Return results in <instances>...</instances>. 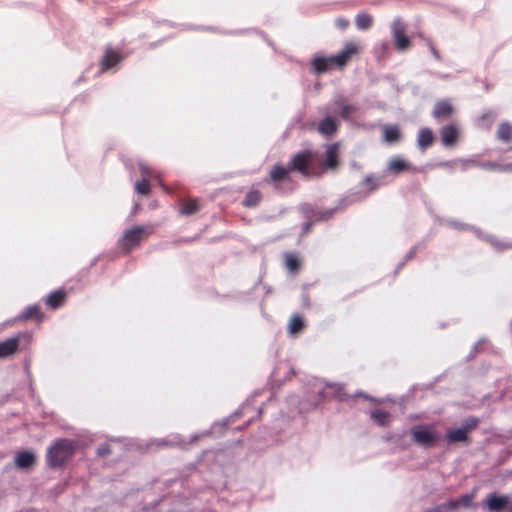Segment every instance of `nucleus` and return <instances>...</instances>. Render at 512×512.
<instances>
[{
	"instance_id": "36",
	"label": "nucleus",
	"mask_w": 512,
	"mask_h": 512,
	"mask_svg": "<svg viewBox=\"0 0 512 512\" xmlns=\"http://www.w3.org/2000/svg\"><path fill=\"white\" fill-rule=\"evenodd\" d=\"M444 507H445L446 509H451V510H452V509H457V508H459V506H458V500H457V499H455V500H450V501H448V502H446V503L444 504Z\"/></svg>"
},
{
	"instance_id": "39",
	"label": "nucleus",
	"mask_w": 512,
	"mask_h": 512,
	"mask_svg": "<svg viewBox=\"0 0 512 512\" xmlns=\"http://www.w3.org/2000/svg\"><path fill=\"white\" fill-rule=\"evenodd\" d=\"M509 151L511 152V155L507 157V159L511 160L510 162H507L506 164H512V146L509 148ZM509 172H512V169H508Z\"/></svg>"
},
{
	"instance_id": "22",
	"label": "nucleus",
	"mask_w": 512,
	"mask_h": 512,
	"mask_svg": "<svg viewBox=\"0 0 512 512\" xmlns=\"http://www.w3.org/2000/svg\"><path fill=\"white\" fill-rule=\"evenodd\" d=\"M402 138V133L397 125L385 126L383 128V139L389 144L399 142Z\"/></svg>"
},
{
	"instance_id": "1",
	"label": "nucleus",
	"mask_w": 512,
	"mask_h": 512,
	"mask_svg": "<svg viewBox=\"0 0 512 512\" xmlns=\"http://www.w3.org/2000/svg\"><path fill=\"white\" fill-rule=\"evenodd\" d=\"M362 51L360 44L347 41L343 49L336 55L330 57L314 56L311 60V67L314 73L323 74L332 69H344L348 63Z\"/></svg>"
},
{
	"instance_id": "20",
	"label": "nucleus",
	"mask_w": 512,
	"mask_h": 512,
	"mask_svg": "<svg viewBox=\"0 0 512 512\" xmlns=\"http://www.w3.org/2000/svg\"><path fill=\"white\" fill-rule=\"evenodd\" d=\"M36 463V456L29 451H21L17 453L15 458V464L20 469H27Z\"/></svg>"
},
{
	"instance_id": "27",
	"label": "nucleus",
	"mask_w": 512,
	"mask_h": 512,
	"mask_svg": "<svg viewBox=\"0 0 512 512\" xmlns=\"http://www.w3.org/2000/svg\"><path fill=\"white\" fill-rule=\"evenodd\" d=\"M21 318L24 320L41 321L43 313L38 305L29 306L23 311Z\"/></svg>"
},
{
	"instance_id": "33",
	"label": "nucleus",
	"mask_w": 512,
	"mask_h": 512,
	"mask_svg": "<svg viewBox=\"0 0 512 512\" xmlns=\"http://www.w3.org/2000/svg\"><path fill=\"white\" fill-rule=\"evenodd\" d=\"M474 498V494H465L459 497L458 500V506L459 507H469L472 504V500Z\"/></svg>"
},
{
	"instance_id": "30",
	"label": "nucleus",
	"mask_w": 512,
	"mask_h": 512,
	"mask_svg": "<svg viewBox=\"0 0 512 512\" xmlns=\"http://www.w3.org/2000/svg\"><path fill=\"white\" fill-rule=\"evenodd\" d=\"M481 167L485 170L498 171V172H509L508 169H512V164H499L496 162H486L481 164Z\"/></svg>"
},
{
	"instance_id": "17",
	"label": "nucleus",
	"mask_w": 512,
	"mask_h": 512,
	"mask_svg": "<svg viewBox=\"0 0 512 512\" xmlns=\"http://www.w3.org/2000/svg\"><path fill=\"white\" fill-rule=\"evenodd\" d=\"M435 135L428 127H422L417 134V145L420 150L425 151L434 144Z\"/></svg>"
},
{
	"instance_id": "25",
	"label": "nucleus",
	"mask_w": 512,
	"mask_h": 512,
	"mask_svg": "<svg viewBox=\"0 0 512 512\" xmlns=\"http://www.w3.org/2000/svg\"><path fill=\"white\" fill-rule=\"evenodd\" d=\"M285 259V267L287 270L293 274H296L299 272L301 268V260L298 258V256L294 253H286L284 255Z\"/></svg>"
},
{
	"instance_id": "3",
	"label": "nucleus",
	"mask_w": 512,
	"mask_h": 512,
	"mask_svg": "<svg viewBox=\"0 0 512 512\" xmlns=\"http://www.w3.org/2000/svg\"><path fill=\"white\" fill-rule=\"evenodd\" d=\"M155 231V226L152 224L148 225H136L126 230L119 241L120 247L125 254H129L133 249L140 246L149 236Z\"/></svg>"
},
{
	"instance_id": "5",
	"label": "nucleus",
	"mask_w": 512,
	"mask_h": 512,
	"mask_svg": "<svg viewBox=\"0 0 512 512\" xmlns=\"http://www.w3.org/2000/svg\"><path fill=\"white\" fill-rule=\"evenodd\" d=\"M410 434L412 441L424 448L434 447L440 439V433L433 424L416 425L411 428Z\"/></svg>"
},
{
	"instance_id": "29",
	"label": "nucleus",
	"mask_w": 512,
	"mask_h": 512,
	"mask_svg": "<svg viewBox=\"0 0 512 512\" xmlns=\"http://www.w3.org/2000/svg\"><path fill=\"white\" fill-rule=\"evenodd\" d=\"M355 24L359 30H367L373 24V18L367 13H359L355 18Z\"/></svg>"
},
{
	"instance_id": "11",
	"label": "nucleus",
	"mask_w": 512,
	"mask_h": 512,
	"mask_svg": "<svg viewBox=\"0 0 512 512\" xmlns=\"http://www.w3.org/2000/svg\"><path fill=\"white\" fill-rule=\"evenodd\" d=\"M509 504V497L506 495H498L490 493L487 495L484 506L491 512H501Z\"/></svg>"
},
{
	"instance_id": "14",
	"label": "nucleus",
	"mask_w": 512,
	"mask_h": 512,
	"mask_svg": "<svg viewBox=\"0 0 512 512\" xmlns=\"http://www.w3.org/2000/svg\"><path fill=\"white\" fill-rule=\"evenodd\" d=\"M393 37L395 46L400 51H406L411 46L410 39L405 35V29L400 23H394L393 25Z\"/></svg>"
},
{
	"instance_id": "4",
	"label": "nucleus",
	"mask_w": 512,
	"mask_h": 512,
	"mask_svg": "<svg viewBox=\"0 0 512 512\" xmlns=\"http://www.w3.org/2000/svg\"><path fill=\"white\" fill-rule=\"evenodd\" d=\"M479 418L469 416L463 420L460 427L450 428L446 431L445 440L448 444L463 443L469 445L471 443L470 434L478 427Z\"/></svg>"
},
{
	"instance_id": "2",
	"label": "nucleus",
	"mask_w": 512,
	"mask_h": 512,
	"mask_svg": "<svg viewBox=\"0 0 512 512\" xmlns=\"http://www.w3.org/2000/svg\"><path fill=\"white\" fill-rule=\"evenodd\" d=\"M77 444L70 439L56 440L47 450L46 461L50 468L63 467L72 459L76 452Z\"/></svg>"
},
{
	"instance_id": "15",
	"label": "nucleus",
	"mask_w": 512,
	"mask_h": 512,
	"mask_svg": "<svg viewBox=\"0 0 512 512\" xmlns=\"http://www.w3.org/2000/svg\"><path fill=\"white\" fill-rule=\"evenodd\" d=\"M454 113V108L448 100H440L434 105L432 116L436 120L449 119Z\"/></svg>"
},
{
	"instance_id": "26",
	"label": "nucleus",
	"mask_w": 512,
	"mask_h": 512,
	"mask_svg": "<svg viewBox=\"0 0 512 512\" xmlns=\"http://www.w3.org/2000/svg\"><path fill=\"white\" fill-rule=\"evenodd\" d=\"M371 418L377 423L379 426H387L391 421V415L389 412L383 409H375L371 412Z\"/></svg>"
},
{
	"instance_id": "31",
	"label": "nucleus",
	"mask_w": 512,
	"mask_h": 512,
	"mask_svg": "<svg viewBox=\"0 0 512 512\" xmlns=\"http://www.w3.org/2000/svg\"><path fill=\"white\" fill-rule=\"evenodd\" d=\"M135 190L138 194L147 196L150 194V181L147 177H142L140 181L135 184Z\"/></svg>"
},
{
	"instance_id": "40",
	"label": "nucleus",
	"mask_w": 512,
	"mask_h": 512,
	"mask_svg": "<svg viewBox=\"0 0 512 512\" xmlns=\"http://www.w3.org/2000/svg\"><path fill=\"white\" fill-rule=\"evenodd\" d=\"M506 512H512V503L509 502L508 506L506 507Z\"/></svg>"
},
{
	"instance_id": "34",
	"label": "nucleus",
	"mask_w": 512,
	"mask_h": 512,
	"mask_svg": "<svg viewBox=\"0 0 512 512\" xmlns=\"http://www.w3.org/2000/svg\"><path fill=\"white\" fill-rule=\"evenodd\" d=\"M335 25L340 30H345L349 26V20L343 17H339L335 20Z\"/></svg>"
},
{
	"instance_id": "37",
	"label": "nucleus",
	"mask_w": 512,
	"mask_h": 512,
	"mask_svg": "<svg viewBox=\"0 0 512 512\" xmlns=\"http://www.w3.org/2000/svg\"><path fill=\"white\" fill-rule=\"evenodd\" d=\"M140 171H141L143 177H147L149 179L150 170L147 167L141 166Z\"/></svg>"
},
{
	"instance_id": "13",
	"label": "nucleus",
	"mask_w": 512,
	"mask_h": 512,
	"mask_svg": "<svg viewBox=\"0 0 512 512\" xmlns=\"http://www.w3.org/2000/svg\"><path fill=\"white\" fill-rule=\"evenodd\" d=\"M290 173L291 171L288 165L285 167L282 164H275L272 167L268 178L264 181L266 183H273L277 186L280 182L288 180L290 178Z\"/></svg>"
},
{
	"instance_id": "8",
	"label": "nucleus",
	"mask_w": 512,
	"mask_h": 512,
	"mask_svg": "<svg viewBox=\"0 0 512 512\" xmlns=\"http://www.w3.org/2000/svg\"><path fill=\"white\" fill-rule=\"evenodd\" d=\"M123 60L122 54L112 48H107L100 61V72L105 73L106 71L116 67Z\"/></svg>"
},
{
	"instance_id": "18",
	"label": "nucleus",
	"mask_w": 512,
	"mask_h": 512,
	"mask_svg": "<svg viewBox=\"0 0 512 512\" xmlns=\"http://www.w3.org/2000/svg\"><path fill=\"white\" fill-rule=\"evenodd\" d=\"M411 169L410 163L399 156L392 157L387 165V171L393 175H399Z\"/></svg>"
},
{
	"instance_id": "16",
	"label": "nucleus",
	"mask_w": 512,
	"mask_h": 512,
	"mask_svg": "<svg viewBox=\"0 0 512 512\" xmlns=\"http://www.w3.org/2000/svg\"><path fill=\"white\" fill-rule=\"evenodd\" d=\"M20 337H11L0 342V359L8 358L16 354L19 350Z\"/></svg>"
},
{
	"instance_id": "38",
	"label": "nucleus",
	"mask_w": 512,
	"mask_h": 512,
	"mask_svg": "<svg viewBox=\"0 0 512 512\" xmlns=\"http://www.w3.org/2000/svg\"><path fill=\"white\" fill-rule=\"evenodd\" d=\"M430 50H431L432 54L435 56V58L439 59V53H438L437 49L432 44L430 45Z\"/></svg>"
},
{
	"instance_id": "19",
	"label": "nucleus",
	"mask_w": 512,
	"mask_h": 512,
	"mask_svg": "<svg viewBox=\"0 0 512 512\" xmlns=\"http://www.w3.org/2000/svg\"><path fill=\"white\" fill-rule=\"evenodd\" d=\"M67 299V293L63 289L51 292L45 299V304L51 309H58L63 306Z\"/></svg>"
},
{
	"instance_id": "32",
	"label": "nucleus",
	"mask_w": 512,
	"mask_h": 512,
	"mask_svg": "<svg viewBox=\"0 0 512 512\" xmlns=\"http://www.w3.org/2000/svg\"><path fill=\"white\" fill-rule=\"evenodd\" d=\"M363 184L368 188L369 191L376 190L380 185V178L375 177L374 175H367L363 179Z\"/></svg>"
},
{
	"instance_id": "21",
	"label": "nucleus",
	"mask_w": 512,
	"mask_h": 512,
	"mask_svg": "<svg viewBox=\"0 0 512 512\" xmlns=\"http://www.w3.org/2000/svg\"><path fill=\"white\" fill-rule=\"evenodd\" d=\"M201 209V204L197 198H186L181 203L179 213L184 216H190Z\"/></svg>"
},
{
	"instance_id": "24",
	"label": "nucleus",
	"mask_w": 512,
	"mask_h": 512,
	"mask_svg": "<svg viewBox=\"0 0 512 512\" xmlns=\"http://www.w3.org/2000/svg\"><path fill=\"white\" fill-rule=\"evenodd\" d=\"M263 196L259 190L252 189L248 191L242 201V205L246 208H253L259 205Z\"/></svg>"
},
{
	"instance_id": "7",
	"label": "nucleus",
	"mask_w": 512,
	"mask_h": 512,
	"mask_svg": "<svg viewBox=\"0 0 512 512\" xmlns=\"http://www.w3.org/2000/svg\"><path fill=\"white\" fill-rule=\"evenodd\" d=\"M336 109L339 110V116L345 120L349 121L351 120L352 116L357 112L358 107L355 104H351L348 102V100L344 96H337L335 97L331 103L330 107L326 108L327 112L333 111L335 112Z\"/></svg>"
},
{
	"instance_id": "28",
	"label": "nucleus",
	"mask_w": 512,
	"mask_h": 512,
	"mask_svg": "<svg viewBox=\"0 0 512 512\" xmlns=\"http://www.w3.org/2000/svg\"><path fill=\"white\" fill-rule=\"evenodd\" d=\"M305 327L303 318L300 315H294L291 317L288 325V330L291 334L295 335L300 333Z\"/></svg>"
},
{
	"instance_id": "41",
	"label": "nucleus",
	"mask_w": 512,
	"mask_h": 512,
	"mask_svg": "<svg viewBox=\"0 0 512 512\" xmlns=\"http://www.w3.org/2000/svg\"><path fill=\"white\" fill-rule=\"evenodd\" d=\"M486 117L493 118L494 116L492 113L483 114L482 118L484 119Z\"/></svg>"
},
{
	"instance_id": "43",
	"label": "nucleus",
	"mask_w": 512,
	"mask_h": 512,
	"mask_svg": "<svg viewBox=\"0 0 512 512\" xmlns=\"http://www.w3.org/2000/svg\"><path fill=\"white\" fill-rule=\"evenodd\" d=\"M333 388H334V386H333V385H327V386H326V389H333Z\"/></svg>"
},
{
	"instance_id": "9",
	"label": "nucleus",
	"mask_w": 512,
	"mask_h": 512,
	"mask_svg": "<svg viewBox=\"0 0 512 512\" xmlns=\"http://www.w3.org/2000/svg\"><path fill=\"white\" fill-rule=\"evenodd\" d=\"M339 143H332L327 145L325 151V158L322 163L323 167L326 169H330L335 171L338 169L340 161H339Z\"/></svg>"
},
{
	"instance_id": "10",
	"label": "nucleus",
	"mask_w": 512,
	"mask_h": 512,
	"mask_svg": "<svg viewBox=\"0 0 512 512\" xmlns=\"http://www.w3.org/2000/svg\"><path fill=\"white\" fill-rule=\"evenodd\" d=\"M460 136V130L456 124H448L440 129L441 142L445 147L456 145Z\"/></svg>"
},
{
	"instance_id": "12",
	"label": "nucleus",
	"mask_w": 512,
	"mask_h": 512,
	"mask_svg": "<svg viewBox=\"0 0 512 512\" xmlns=\"http://www.w3.org/2000/svg\"><path fill=\"white\" fill-rule=\"evenodd\" d=\"M340 122L331 115L325 116L317 125V131L326 137L333 136L339 130Z\"/></svg>"
},
{
	"instance_id": "6",
	"label": "nucleus",
	"mask_w": 512,
	"mask_h": 512,
	"mask_svg": "<svg viewBox=\"0 0 512 512\" xmlns=\"http://www.w3.org/2000/svg\"><path fill=\"white\" fill-rule=\"evenodd\" d=\"M313 159L314 154L312 151L302 150L291 157L288 167L291 172L297 171L303 176L309 177L311 175L310 164Z\"/></svg>"
},
{
	"instance_id": "35",
	"label": "nucleus",
	"mask_w": 512,
	"mask_h": 512,
	"mask_svg": "<svg viewBox=\"0 0 512 512\" xmlns=\"http://www.w3.org/2000/svg\"><path fill=\"white\" fill-rule=\"evenodd\" d=\"M110 453H111V449H110V446L107 444L101 445L97 449V454L101 457H105V456L109 455Z\"/></svg>"
},
{
	"instance_id": "42",
	"label": "nucleus",
	"mask_w": 512,
	"mask_h": 512,
	"mask_svg": "<svg viewBox=\"0 0 512 512\" xmlns=\"http://www.w3.org/2000/svg\"><path fill=\"white\" fill-rule=\"evenodd\" d=\"M428 512H442V510H441V508L438 507V508L432 509Z\"/></svg>"
},
{
	"instance_id": "23",
	"label": "nucleus",
	"mask_w": 512,
	"mask_h": 512,
	"mask_svg": "<svg viewBox=\"0 0 512 512\" xmlns=\"http://www.w3.org/2000/svg\"><path fill=\"white\" fill-rule=\"evenodd\" d=\"M496 137L499 141H502L504 143H511L512 142V124L507 121L501 122L497 128Z\"/></svg>"
}]
</instances>
